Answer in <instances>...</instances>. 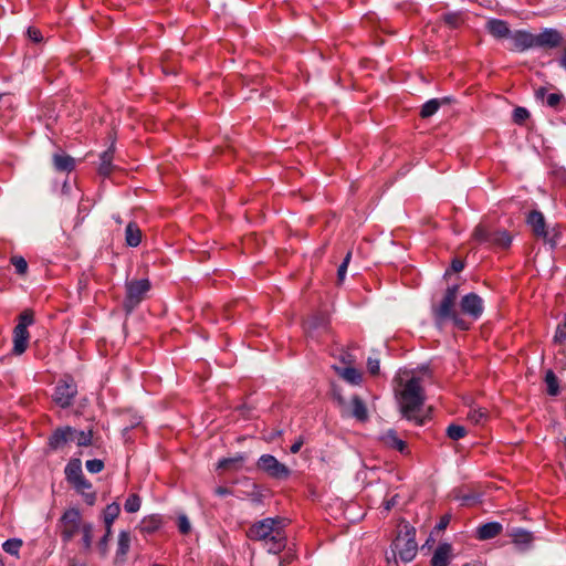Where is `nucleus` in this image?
Masks as SVG:
<instances>
[{
    "label": "nucleus",
    "instance_id": "nucleus-50",
    "mask_svg": "<svg viewBox=\"0 0 566 566\" xmlns=\"http://www.w3.org/2000/svg\"><path fill=\"white\" fill-rule=\"evenodd\" d=\"M367 367L371 375L379 374V360L378 359L368 358Z\"/></svg>",
    "mask_w": 566,
    "mask_h": 566
},
{
    "label": "nucleus",
    "instance_id": "nucleus-61",
    "mask_svg": "<svg viewBox=\"0 0 566 566\" xmlns=\"http://www.w3.org/2000/svg\"><path fill=\"white\" fill-rule=\"evenodd\" d=\"M448 523H449V517H447V516L442 517L439 523V528H444Z\"/></svg>",
    "mask_w": 566,
    "mask_h": 566
},
{
    "label": "nucleus",
    "instance_id": "nucleus-17",
    "mask_svg": "<svg viewBox=\"0 0 566 566\" xmlns=\"http://www.w3.org/2000/svg\"><path fill=\"white\" fill-rule=\"evenodd\" d=\"M52 165L57 172H72L76 167L75 159L64 151H56L52 155Z\"/></svg>",
    "mask_w": 566,
    "mask_h": 566
},
{
    "label": "nucleus",
    "instance_id": "nucleus-12",
    "mask_svg": "<svg viewBox=\"0 0 566 566\" xmlns=\"http://www.w3.org/2000/svg\"><path fill=\"white\" fill-rule=\"evenodd\" d=\"M76 429L71 426L56 428L48 439V444L51 450H60L69 442L74 441Z\"/></svg>",
    "mask_w": 566,
    "mask_h": 566
},
{
    "label": "nucleus",
    "instance_id": "nucleus-2",
    "mask_svg": "<svg viewBox=\"0 0 566 566\" xmlns=\"http://www.w3.org/2000/svg\"><path fill=\"white\" fill-rule=\"evenodd\" d=\"M401 389L397 391V400L402 417L417 426L424 424L426 418L420 415L426 401L424 389L419 377H411L400 382Z\"/></svg>",
    "mask_w": 566,
    "mask_h": 566
},
{
    "label": "nucleus",
    "instance_id": "nucleus-54",
    "mask_svg": "<svg viewBox=\"0 0 566 566\" xmlns=\"http://www.w3.org/2000/svg\"><path fill=\"white\" fill-rule=\"evenodd\" d=\"M340 361L347 366H352L354 364V358L349 353H343L340 355Z\"/></svg>",
    "mask_w": 566,
    "mask_h": 566
},
{
    "label": "nucleus",
    "instance_id": "nucleus-45",
    "mask_svg": "<svg viewBox=\"0 0 566 566\" xmlns=\"http://www.w3.org/2000/svg\"><path fill=\"white\" fill-rule=\"evenodd\" d=\"M564 96L560 93H551L546 96V104L552 108H557L562 103Z\"/></svg>",
    "mask_w": 566,
    "mask_h": 566
},
{
    "label": "nucleus",
    "instance_id": "nucleus-44",
    "mask_svg": "<svg viewBox=\"0 0 566 566\" xmlns=\"http://www.w3.org/2000/svg\"><path fill=\"white\" fill-rule=\"evenodd\" d=\"M85 465L91 473H99L104 469V462L99 459L88 460Z\"/></svg>",
    "mask_w": 566,
    "mask_h": 566
},
{
    "label": "nucleus",
    "instance_id": "nucleus-10",
    "mask_svg": "<svg viewBox=\"0 0 566 566\" xmlns=\"http://www.w3.org/2000/svg\"><path fill=\"white\" fill-rule=\"evenodd\" d=\"M256 469L274 480H287L291 469L272 454H262L256 461Z\"/></svg>",
    "mask_w": 566,
    "mask_h": 566
},
{
    "label": "nucleus",
    "instance_id": "nucleus-25",
    "mask_svg": "<svg viewBox=\"0 0 566 566\" xmlns=\"http://www.w3.org/2000/svg\"><path fill=\"white\" fill-rule=\"evenodd\" d=\"M120 513V506L118 503L113 502L108 504L103 512V520L106 528V537L112 534V525Z\"/></svg>",
    "mask_w": 566,
    "mask_h": 566
},
{
    "label": "nucleus",
    "instance_id": "nucleus-15",
    "mask_svg": "<svg viewBox=\"0 0 566 566\" xmlns=\"http://www.w3.org/2000/svg\"><path fill=\"white\" fill-rule=\"evenodd\" d=\"M512 51L523 52L534 48V34L525 30H517L511 32L510 35Z\"/></svg>",
    "mask_w": 566,
    "mask_h": 566
},
{
    "label": "nucleus",
    "instance_id": "nucleus-28",
    "mask_svg": "<svg viewBox=\"0 0 566 566\" xmlns=\"http://www.w3.org/2000/svg\"><path fill=\"white\" fill-rule=\"evenodd\" d=\"M99 159H101V163H99V167H98V172H99V175H102L104 177H108L114 170V166H113L114 148H113V146L109 147L107 150H105L101 155Z\"/></svg>",
    "mask_w": 566,
    "mask_h": 566
},
{
    "label": "nucleus",
    "instance_id": "nucleus-43",
    "mask_svg": "<svg viewBox=\"0 0 566 566\" xmlns=\"http://www.w3.org/2000/svg\"><path fill=\"white\" fill-rule=\"evenodd\" d=\"M328 321L325 316H314L311 319L306 321V326L308 329H314L319 326L326 328Z\"/></svg>",
    "mask_w": 566,
    "mask_h": 566
},
{
    "label": "nucleus",
    "instance_id": "nucleus-26",
    "mask_svg": "<svg viewBox=\"0 0 566 566\" xmlns=\"http://www.w3.org/2000/svg\"><path fill=\"white\" fill-rule=\"evenodd\" d=\"M64 473L69 484L80 480L84 475L81 460L77 458L71 459L64 469Z\"/></svg>",
    "mask_w": 566,
    "mask_h": 566
},
{
    "label": "nucleus",
    "instance_id": "nucleus-5",
    "mask_svg": "<svg viewBox=\"0 0 566 566\" xmlns=\"http://www.w3.org/2000/svg\"><path fill=\"white\" fill-rule=\"evenodd\" d=\"M150 289L151 283L148 279L126 280L125 297L122 304L124 312L127 315L132 314L146 300Z\"/></svg>",
    "mask_w": 566,
    "mask_h": 566
},
{
    "label": "nucleus",
    "instance_id": "nucleus-4",
    "mask_svg": "<svg viewBox=\"0 0 566 566\" xmlns=\"http://www.w3.org/2000/svg\"><path fill=\"white\" fill-rule=\"evenodd\" d=\"M417 552L416 528L408 523H401L391 544L394 558L398 556L401 562L409 563L416 557Z\"/></svg>",
    "mask_w": 566,
    "mask_h": 566
},
{
    "label": "nucleus",
    "instance_id": "nucleus-13",
    "mask_svg": "<svg viewBox=\"0 0 566 566\" xmlns=\"http://www.w3.org/2000/svg\"><path fill=\"white\" fill-rule=\"evenodd\" d=\"M461 312L472 319L481 317L484 311L483 300L476 293H469L460 301Z\"/></svg>",
    "mask_w": 566,
    "mask_h": 566
},
{
    "label": "nucleus",
    "instance_id": "nucleus-34",
    "mask_svg": "<svg viewBox=\"0 0 566 566\" xmlns=\"http://www.w3.org/2000/svg\"><path fill=\"white\" fill-rule=\"evenodd\" d=\"M130 547V534L127 531H122L118 534L117 541V556H126Z\"/></svg>",
    "mask_w": 566,
    "mask_h": 566
},
{
    "label": "nucleus",
    "instance_id": "nucleus-24",
    "mask_svg": "<svg viewBox=\"0 0 566 566\" xmlns=\"http://www.w3.org/2000/svg\"><path fill=\"white\" fill-rule=\"evenodd\" d=\"M143 233L138 224L134 221L129 222L125 229V242L128 247L136 248L140 244Z\"/></svg>",
    "mask_w": 566,
    "mask_h": 566
},
{
    "label": "nucleus",
    "instance_id": "nucleus-59",
    "mask_svg": "<svg viewBox=\"0 0 566 566\" xmlns=\"http://www.w3.org/2000/svg\"><path fill=\"white\" fill-rule=\"evenodd\" d=\"M282 436V431L281 430H274L270 433L268 440L269 441H274L275 439H277L279 437Z\"/></svg>",
    "mask_w": 566,
    "mask_h": 566
},
{
    "label": "nucleus",
    "instance_id": "nucleus-36",
    "mask_svg": "<svg viewBox=\"0 0 566 566\" xmlns=\"http://www.w3.org/2000/svg\"><path fill=\"white\" fill-rule=\"evenodd\" d=\"M21 546L22 541L19 538H10L2 544L3 551L12 556L19 555Z\"/></svg>",
    "mask_w": 566,
    "mask_h": 566
},
{
    "label": "nucleus",
    "instance_id": "nucleus-38",
    "mask_svg": "<svg viewBox=\"0 0 566 566\" xmlns=\"http://www.w3.org/2000/svg\"><path fill=\"white\" fill-rule=\"evenodd\" d=\"M10 263L14 266L15 273L19 275H25L28 272V262L21 255H12L10 258Z\"/></svg>",
    "mask_w": 566,
    "mask_h": 566
},
{
    "label": "nucleus",
    "instance_id": "nucleus-19",
    "mask_svg": "<svg viewBox=\"0 0 566 566\" xmlns=\"http://www.w3.org/2000/svg\"><path fill=\"white\" fill-rule=\"evenodd\" d=\"M77 493L83 496L84 502L92 506L96 502V492L92 490V483L83 475L80 480L71 483Z\"/></svg>",
    "mask_w": 566,
    "mask_h": 566
},
{
    "label": "nucleus",
    "instance_id": "nucleus-20",
    "mask_svg": "<svg viewBox=\"0 0 566 566\" xmlns=\"http://www.w3.org/2000/svg\"><path fill=\"white\" fill-rule=\"evenodd\" d=\"M485 29L495 39H506L511 35L509 23L501 19H490Z\"/></svg>",
    "mask_w": 566,
    "mask_h": 566
},
{
    "label": "nucleus",
    "instance_id": "nucleus-60",
    "mask_svg": "<svg viewBox=\"0 0 566 566\" xmlns=\"http://www.w3.org/2000/svg\"><path fill=\"white\" fill-rule=\"evenodd\" d=\"M559 65L564 69H566V48L564 49L563 55L559 59Z\"/></svg>",
    "mask_w": 566,
    "mask_h": 566
},
{
    "label": "nucleus",
    "instance_id": "nucleus-37",
    "mask_svg": "<svg viewBox=\"0 0 566 566\" xmlns=\"http://www.w3.org/2000/svg\"><path fill=\"white\" fill-rule=\"evenodd\" d=\"M447 436L451 440H460L467 436V429L463 426L452 423L447 428Z\"/></svg>",
    "mask_w": 566,
    "mask_h": 566
},
{
    "label": "nucleus",
    "instance_id": "nucleus-35",
    "mask_svg": "<svg viewBox=\"0 0 566 566\" xmlns=\"http://www.w3.org/2000/svg\"><path fill=\"white\" fill-rule=\"evenodd\" d=\"M443 22L451 29H459L463 23V14L461 12H449L443 14Z\"/></svg>",
    "mask_w": 566,
    "mask_h": 566
},
{
    "label": "nucleus",
    "instance_id": "nucleus-46",
    "mask_svg": "<svg viewBox=\"0 0 566 566\" xmlns=\"http://www.w3.org/2000/svg\"><path fill=\"white\" fill-rule=\"evenodd\" d=\"M468 418L474 423H480L483 419L486 418V413L482 409L471 410L468 415Z\"/></svg>",
    "mask_w": 566,
    "mask_h": 566
},
{
    "label": "nucleus",
    "instance_id": "nucleus-63",
    "mask_svg": "<svg viewBox=\"0 0 566 566\" xmlns=\"http://www.w3.org/2000/svg\"><path fill=\"white\" fill-rule=\"evenodd\" d=\"M62 190H63V192H64V193H67V192H69V190H70V187H69V185H67V181H66V180H65V181H64V184H63Z\"/></svg>",
    "mask_w": 566,
    "mask_h": 566
},
{
    "label": "nucleus",
    "instance_id": "nucleus-29",
    "mask_svg": "<svg viewBox=\"0 0 566 566\" xmlns=\"http://www.w3.org/2000/svg\"><path fill=\"white\" fill-rule=\"evenodd\" d=\"M245 461L244 454H237L232 458H223L218 462V469L239 471Z\"/></svg>",
    "mask_w": 566,
    "mask_h": 566
},
{
    "label": "nucleus",
    "instance_id": "nucleus-1",
    "mask_svg": "<svg viewBox=\"0 0 566 566\" xmlns=\"http://www.w3.org/2000/svg\"><path fill=\"white\" fill-rule=\"evenodd\" d=\"M284 520L266 517L253 523L247 531L251 541L262 542L270 554H280L286 547L287 537L284 531Z\"/></svg>",
    "mask_w": 566,
    "mask_h": 566
},
{
    "label": "nucleus",
    "instance_id": "nucleus-18",
    "mask_svg": "<svg viewBox=\"0 0 566 566\" xmlns=\"http://www.w3.org/2000/svg\"><path fill=\"white\" fill-rule=\"evenodd\" d=\"M77 493L83 496L84 502L92 506L96 502V492L92 490V483L83 475L80 480L71 483Z\"/></svg>",
    "mask_w": 566,
    "mask_h": 566
},
{
    "label": "nucleus",
    "instance_id": "nucleus-6",
    "mask_svg": "<svg viewBox=\"0 0 566 566\" xmlns=\"http://www.w3.org/2000/svg\"><path fill=\"white\" fill-rule=\"evenodd\" d=\"M472 240L478 244L507 249L512 244L513 239L506 230H490L485 224L479 223L472 232Z\"/></svg>",
    "mask_w": 566,
    "mask_h": 566
},
{
    "label": "nucleus",
    "instance_id": "nucleus-57",
    "mask_svg": "<svg viewBox=\"0 0 566 566\" xmlns=\"http://www.w3.org/2000/svg\"><path fill=\"white\" fill-rule=\"evenodd\" d=\"M150 526H147V530L148 531H154V530H157L159 527V524H160V520L153 516L150 517Z\"/></svg>",
    "mask_w": 566,
    "mask_h": 566
},
{
    "label": "nucleus",
    "instance_id": "nucleus-27",
    "mask_svg": "<svg viewBox=\"0 0 566 566\" xmlns=\"http://www.w3.org/2000/svg\"><path fill=\"white\" fill-rule=\"evenodd\" d=\"M352 411L350 415L358 421H366L368 419V411L364 400L359 396H353L350 400Z\"/></svg>",
    "mask_w": 566,
    "mask_h": 566
},
{
    "label": "nucleus",
    "instance_id": "nucleus-42",
    "mask_svg": "<svg viewBox=\"0 0 566 566\" xmlns=\"http://www.w3.org/2000/svg\"><path fill=\"white\" fill-rule=\"evenodd\" d=\"M350 259H352V251H348L337 270V280L339 283H342L346 276V271H347L348 264L350 262Z\"/></svg>",
    "mask_w": 566,
    "mask_h": 566
},
{
    "label": "nucleus",
    "instance_id": "nucleus-40",
    "mask_svg": "<svg viewBox=\"0 0 566 566\" xmlns=\"http://www.w3.org/2000/svg\"><path fill=\"white\" fill-rule=\"evenodd\" d=\"M140 497L137 494H130L124 504V509L127 513H136L140 509Z\"/></svg>",
    "mask_w": 566,
    "mask_h": 566
},
{
    "label": "nucleus",
    "instance_id": "nucleus-21",
    "mask_svg": "<svg viewBox=\"0 0 566 566\" xmlns=\"http://www.w3.org/2000/svg\"><path fill=\"white\" fill-rule=\"evenodd\" d=\"M503 531V526L499 522H489L476 528V537L480 541H488L499 536Z\"/></svg>",
    "mask_w": 566,
    "mask_h": 566
},
{
    "label": "nucleus",
    "instance_id": "nucleus-33",
    "mask_svg": "<svg viewBox=\"0 0 566 566\" xmlns=\"http://www.w3.org/2000/svg\"><path fill=\"white\" fill-rule=\"evenodd\" d=\"M545 382L547 386V394L549 396H557L559 394L558 378L552 369H548L545 375Z\"/></svg>",
    "mask_w": 566,
    "mask_h": 566
},
{
    "label": "nucleus",
    "instance_id": "nucleus-23",
    "mask_svg": "<svg viewBox=\"0 0 566 566\" xmlns=\"http://www.w3.org/2000/svg\"><path fill=\"white\" fill-rule=\"evenodd\" d=\"M451 554V545L448 543L439 544L431 558V566H448Z\"/></svg>",
    "mask_w": 566,
    "mask_h": 566
},
{
    "label": "nucleus",
    "instance_id": "nucleus-47",
    "mask_svg": "<svg viewBox=\"0 0 566 566\" xmlns=\"http://www.w3.org/2000/svg\"><path fill=\"white\" fill-rule=\"evenodd\" d=\"M178 528L179 532L184 535L188 534L191 530L190 523L186 515H180L178 517Z\"/></svg>",
    "mask_w": 566,
    "mask_h": 566
},
{
    "label": "nucleus",
    "instance_id": "nucleus-58",
    "mask_svg": "<svg viewBox=\"0 0 566 566\" xmlns=\"http://www.w3.org/2000/svg\"><path fill=\"white\" fill-rule=\"evenodd\" d=\"M547 94V90L545 87H539L535 91V96L536 98H544L545 95Z\"/></svg>",
    "mask_w": 566,
    "mask_h": 566
},
{
    "label": "nucleus",
    "instance_id": "nucleus-52",
    "mask_svg": "<svg viewBox=\"0 0 566 566\" xmlns=\"http://www.w3.org/2000/svg\"><path fill=\"white\" fill-rule=\"evenodd\" d=\"M451 269L453 272H461L464 269V262L460 259H453L451 262Z\"/></svg>",
    "mask_w": 566,
    "mask_h": 566
},
{
    "label": "nucleus",
    "instance_id": "nucleus-3",
    "mask_svg": "<svg viewBox=\"0 0 566 566\" xmlns=\"http://www.w3.org/2000/svg\"><path fill=\"white\" fill-rule=\"evenodd\" d=\"M459 285L453 284L448 286L441 297V300L437 303H432L431 305V314L434 322V325L439 328H442L443 325L451 321L460 331H469L471 327V323L465 321L460 316L455 306L458 300Z\"/></svg>",
    "mask_w": 566,
    "mask_h": 566
},
{
    "label": "nucleus",
    "instance_id": "nucleus-64",
    "mask_svg": "<svg viewBox=\"0 0 566 566\" xmlns=\"http://www.w3.org/2000/svg\"><path fill=\"white\" fill-rule=\"evenodd\" d=\"M337 401H338V403H339L340 406H343V405L345 403L344 398H343V397H340V396H338V397H337Z\"/></svg>",
    "mask_w": 566,
    "mask_h": 566
},
{
    "label": "nucleus",
    "instance_id": "nucleus-53",
    "mask_svg": "<svg viewBox=\"0 0 566 566\" xmlns=\"http://www.w3.org/2000/svg\"><path fill=\"white\" fill-rule=\"evenodd\" d=\"M397 497H398V495L396 494V495L391 496L389 500H386L384 502L385 511H387V512L390 511L397 504Z\"/></svg>",
    "mask_w": 566,
    "mask_h": 566
},
{
    "label": "nucleus",
    "instance_id": "nucleus-8",
    "mask_svg": "<svg viewBox=\"0 0 566 566\" xmlns=\"http://www.w3.org/2000/svg\"><path fill=\"white\" fill-rule=\"evenodd\" d=\"M77 395V384L72 375L65 374L61 377L53 390L52 400L62 409H66L73 405V400Z\"/></svg>",
    "mask_w": 566,
    "mask_h": 566
},
{
    "label": "nucleus",
    "instance_id": "nucleus-32",
    "mask_svg": "<svg viewBox=\"0 0 566 566\" xmlns=\"http://www.w3.org/2000/svg\"><path fill=\"white\" fill-rule=\"evenodd\" d=\"M82 534V546L85 553L91 552L93 544V525L92 523H84L82 530L80 531Z\"/></svg>",
    "mask_w": 566,
    "mask_h": 566
},
{
    "label": "nucleus",
    "instance_id": "nucleus-55",
    "mask_svg": "<svg viewBox=\"0 0 566 566\" xmlns=\"http://www.w3.org/2000/svg\"><path fill=\"white\" fill-rule=\"evenodd\" d=\"M295 558V555L292 553H286L284 557L280 562V566H284L286 564H291L293 559Z\"/></svg>",
    "mask_w": 566,
    "mask_h": 566
},
{
    "label": "nucleus",
    "instance_id": "nucleus-49",
    "mask_svg": "<svg viewBox=\"0 0 566 566\" xmlns=\"http://www.w3.org/2000/svg\"><path fill=\"white\" fill-rule=\"evenodd\" d=\"M28 36L30 38V40H32L33 42H41L43 36H42V33L39 29L36 28H32L30 27L28 29Z\"/></svg>",
    "mask_w": 566,
    "mask_h": 566
},
{
    "label": "nucleus",
    "instance_id": "nucleus-39",
    "mask_svg": "<svg viewBox=\"0 0 566 566\" xmlns=\"http://www.w3.org/2000/svg\"><path fill=\"white\" fill-rule=\"evenodd\" d=\"M74 441L78 447H88L93 441V430L90 429L87 431H77L75 433Z\"/></svg>",
    "mask_w": 566,
    "mask_h": 566
},
{
    "label": "nucleus",
    "instance_id": "nucleus-62",
    "mask_svg": "<svg viewBox=\"0 0 566 566\" xmlns=\"http://www.w3.org/2000/svg\"><path fill=\"white\" fill-rule=\"evenodd\" d=\"M463 566H484L481 562H471V563H467L464 564Z\"/></svg>",
    "mask_w": 566,
    "mask_h": 566
},
{
    "label": "nucleus",
    "instance_id": "nucleus-41",
    "mask_svg": "<svg viewBox=\"0 0 566 566\" xmlns=\"http://www.w3.org/2000/svg\"><path fill=\"white\" fill-rule=\"evenodd\" d=\"M530 117V112L524 107H515L513 111V122L517 125H523Z\"/></svg>",
    "mask_w": 566,
    "mask_h": 566
},
{
    "label": "nucleus",
    "instance_id": "nucleus-51",
    "mask_svg": "<svg viewBox=\"0 0 566 566\" xmlns=\"http://www.w3.org/2000/svg\"><path fill=\"white\" fill-rule=\"evenodd\" d=\"M304 437L303 436H300L295 441L294 443L291 446L290 448V451L291 453L293 454H296L300 452L301 448L303 447L304 444Z\"/></svg>",
    "mask_w": 566,
    "mask_h": 566
},
{
    "label": "nucleus",
    "instance_id": "nucleus-9",
    "mask_svg": "<svg viewBox=\"0 0 566 566\" xmlns=\"http://www.w3.org/2000/svg\"><path fill=\"white\" fill-rule=\"evenodd\" d=\"M34 323V313L32 310H25L19 315V322L13 328V354H23L29 345L30 334L28 327Z\"/></svg>",
    "mask_w": 566,
    "mask_h": 566
},
{
    "label": "nucleus",
    "instance_id": "nucleus-7",
    "mask_svg": "<svg viewBox=\"0 0 566 566\" xmlns=\"http://www.w3.org/2000/svg\"><path fill=\"white\" fill-rule=\"evenodd\" d=\"M84 522L77 507H69L57 521V531L63 543H70L80 533Z\"/></svg>",
    "mask_w": 566,
    "mask_h": 566
},
{
    "label": "nucleus",
    "instance_id": "nucleus-31",
    "mask_svg": "<svg viewBox=\"0 0 566 566\" xmlns=\"http://www.w3.org/2000/svg\"><path fill=\"white\" fill-rule=\"evenodd\" d=\"M448 101H449V98H442V99L432 98V99H429L428 102H426L422 105L421 111H420V116L422 118H428V117L432 116L433 114H436L438 112V109L440 108L441 104L447 103Z\"/></svg>",
    "mask_w": 566,
    "mask_h": 566
},
{
    "label": "nucleus",
    "instance_id": "nucleus-11",
    "mask_svg": "<svg viewBox=\"0 0 566 566\" xmlns=\"http://www.w3.org/2000/svg\"><path fill=\"white\" fill-rule=\"evenodd\" d=\"M526 223L531 227L535 237L543 239L552 248L556 247L557 242L555 237L549 238L546 230V222L544 214L538 210H533L527 214Z\"/></svg>",
    "mask_w": 566,
    "mask_h": 566
},
{
    "label": "nucleus",
    "instance_id": "nucleus-30",
    "mask_svg": "<svg viewBox=\"0 0 566 566\" xmlns=\"http://www.w3.org/2000/svg\"><path fill=\"white\" fill-rule=\"evenodd\" d=\"M334 369L343 379L352 385H358L361 381V374L352 366L345 368L334 366Z\"/></svg>",
    "mask_w": 566,
    "mask_h": 566
},
{
    "label": "nucleus",
    "instance_id": "nucleus-48",
    "mask_svg": "<svg viewBox=\"0 0 566 566\" xmlns=\"http://www.w3.org/2000/svg\"><path fill=\"white\" fill-rule=\"evenodd\" d=\"M111 537H112V534H109L106 537V532H105V533H103V537L97 543V547L103 556H105L108 551V543L111 541Z\"/></svg>",
    "mask_w": 566,
    "mask_h": 566
},
{
    "label": "nucleus",
    "instance_id": "nucleus-16",
    "mask_svg": "<svg viewBox=\"0 0 566 566\" xmlns=\"http://www.w3.org/2000/svg\"><path fill=\"white\" fill-rule=\"evenodd\" d=\"M380 442L388 449L396 450L401 454H409V448L406 441L398 437L394 429H388L379 437Z\"/></svg>",
    "mask_w": 566,
    "mask_h": 566
},
{
    "label": "nucleus",
    "instance_id": "nucleus-22",
    "mask_svg": "<svg viewBox=\"0 0 566 566\" xmlns=\"http://www.w3.org/2000/svg\"><path fill=\"white\" fill-rule=\"evenodd\" d=\"M509 535L512 537L513 543L522 549L528 548L534 539L531 532L521 527L513 528Z\"/></svg>",
    "mask_w": 566,
    "mask_h": 566
},
{
    "label": "nucleus",
    "instance_id": "nucleus-14",
    "mask_svg": "<svg viewBox=\"0 0 566 566\" xmlns=\"http://www.w3.org/2000/svg\"><path fill=\"white\" fill-rule=\"evenodd\" d=\"M563 43V35L556 29H544L539 34H534V48L555 49Z\"/></svg>",
    "mask_w": 566,
    "mask_h": 566
},
{
    "label": "nucleus",
    "instance_id": "nucleus-56",
    "mask_svg": "<svg viewBox=\"0 0 566 566\" xmlns=\"http://www.w3.org/2000/svg\"><path fill=\"white\" fill-rule=\"evenodd\" d=\"M214 492L219 496H226L231 494V490L226 486H218Z\"/></svg>",
    "mask_w": 566,
    "mask_h": 566
}]
</instances>
